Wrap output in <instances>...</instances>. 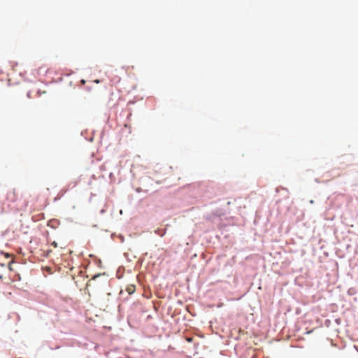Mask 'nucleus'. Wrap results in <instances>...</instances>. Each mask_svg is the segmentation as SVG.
Segmentation results:
<instances>
[{"label":"nucleus","instance_id":"f257e3e1","mask_svg":"<svg viewBox=\"0 0 358 358\" xmlns=\"http://www.w3.org/2000/svg\"><path fill=\"white\" fill-rule=\"evenodd\" d=\"M18 197L17 192L15 189H10L6 194V200L8 202L14 203L17 201Z\"/></svg>","mask_w":358,"mask_h":358},{"label":"nucleus","instance_id":"f03ea898","mask_svg":"<svg viewBox=\"0 0 358 358\" xmlns=\"http://www.w3.org/2000/svg\"><path fill=\"white\" fill-rule=\"evenodd\" d=\"M135 286L134 285H129L127 287L126 290L127 292L129 294H133L134 292H135Z\"/></svg>","mask_w":358,"mask_h":358},{"label":"nucleus","instance_id":"7ed1b4c3","mask_svg":"<svg viewBox=\"0 0 358 358\" xmlns=\"http://www.w3.org/2000/svg\"><path fill=\"white\" fill-rule=\"evenodd\" d=\"M166 229H164L163 231H161V230L158 229V230H157V231H155V233H156L157 234H158L159 236H164V234H166Z\"/></svg>","mask_w":358,"mask_h":358},{"label":"nucleus","instance_id":"20e7f679","mask_svg":"<svg viewBox=\"0 0 358 358\" xmlns=\"http://www.w3.org/2000/svg\"><path fill=\"white\" fill-rule=\"evenodd\" d=\"M51 245L54 247V248H57L58 247V245H57V243L56 241H53Z\"/></svg>","mask_w":358,"mask_h":358},{"label":"nucleus","instance_id":"39448f33","mask_svg":"<svg viewBox=\"0 0 358 358\" xmlns=\"http://www.w3.org/2000/svg\"><path fill=\"white\" fill-rule=\"evenodd\" d=\"M99 275H94L93 278H92V280L96 278Z\"/></svg>","mask_w":358,"mask_h":358}]
</instances>
